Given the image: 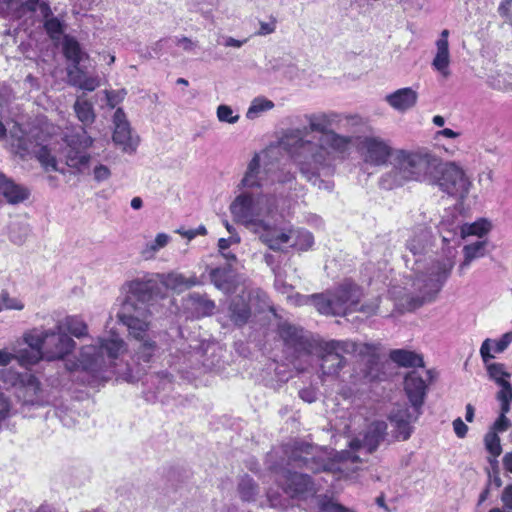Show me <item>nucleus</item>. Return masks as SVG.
I'll list each match as a JSON object with an SVG mask.
<instances>
[{
	"label": "nucleus",
	"instance_id": "obj_12",
	"mask_svg": "<svg viewBox=\"0 0 512 512\" xmlns=\"http://www.w3.org/2000/svg\"><path fill=\"white\" fill-rule=\"evenodd\" d=\"M428 183L437 185L441 191L459 199H464L472 186L463 167L454 161L439 163L433 172V180Z\"/></svg>",
	"mask_w": 512,
	"mask_h": 512
},
{
	"label": "nucleus",
	"instance_id": "obj_44",
	"mask_svg": "<svg viewBox=\"0 0 512 512\" xmlns=\"http://www.w3.org/2000/svg\"><path fill=\"white\" fill-rule=\"evenodd\" d=\"M44 29L52 40H59L64 32L63 23L56 17H46Z\"/></svg>",
	"mask_w": 512,
	"mask_h": 512
},
{
	"label": "nucleus",
	"instance_id": "obj_51",
	"mask_svg": "<svg viewBox=\"0 0 512 512\" xmlns=\"http://www.w3.org/2000/svg\"><path fill=\"white\" fill-rule=\"evenodd\" d=\"M4 305L5 310L22 311L25 308V303L22 298L13 297L8 292L4 291Z\"/></svg>",
	"mask_w": 512,
	"mask_h": 512
},
{
	"label": "nucleus",
	"instance_id": "obj_9",
	"mask_svg": "<svg viewBox=\"0 0 512 512\" xmlns=\"http://www.w3.org/2000/svg\"><path fill=\"white\" fill-rule=\"evenodd\" d=\"M275 154L274 149H265L255 153L248 162L237 189L251 191L275 182L283 184L293 181L295 179L293 173L276 169L273 162L276 158Z\"/></svg>",
	"mask_w": 512,
	"mask_h": 512
},
{
	"label": "nucleus",
	"instance_id": "obj_29",
	"mask_svg": "<svg viewBox=\"0 0 512 512\" xmlns=\"http://www.w3.org/2000/svg\"><path fill=\"white\" fill-rule=\"evenodd\" d=\"M431 234L425 228L412 232L406 241V249L415 257L423 255L430 245Z\"/></svg>",
	"mask_w": 512,
	"mask_h": 512
},
{
	"label": "nucleus",
	"instance_id": "obj_35",
	"mask_svg": "<svg viewBox=\"0 0 512 512\" xmlns=\"http://www.w3.org/2000/svg\"><path fill=\"white\" fill-rule=\"evenodd\" d=\"M16 360L23 367H31L38 364L41 360H45L44 351L40 345L28 346L16 353Z\"/></svg>",
	"mask_w": 512,
	"mask_h": 512
},
{
	"label": "nucleus",
	"instance_id": "obj_40",
	"mask_svg": "<svg viewBox=\"0 0 512 512\" xmlns=\"http://www.w3.org/2000/svg\"><path fill=\"white\" fill-rule=\"evenodd\" d=\"M170 236L166 233H158L154 240L149 241L141 250V255L145 259H152L158 251L164 248L170 241Z\"/></svg>",
	"mask_w": 512,
	"mask_h": 512
},
{
	"label": "nucleus",
	"instance_id": "obj_47",
	"mask_svg": "<svg viewBox=\"0 0 512 512\" xmlns=\"http://www.w3.org/2000/svg\"><path fill=\"white\" fill-rule=\"evenodd\" d=\"M239 493L244 501L254 500L257 494V488L251 478L244 477L241 479L239 483Z\"/></svg>",
	"mask_w": 512,
	"mask_h": 512
},
{
	"label": "nucleus",
	"instance_id": "obj_28",
	"mask_svg": "<svg viewBox=\"0 0 512 512\" xmlns=\"http://www.w3.org/2000/svg\"><path fill=\"white\" fill-rule=\"evenodd\" d=\"M512 343V332H507L498 340L485 339L480 347V355L484 363L494 358L493 353H502Z\"/></svg>",
	"mask_w": 512,
	"mask_h": 512
},
{
	"label": "nucleus",
	"instance_id": "obj_38",
	"mask_svg": "<svg viewBox=\"0 0 512 512\" xmlns=\"http://www.w3.org/2000/svg\"><path fill=\"white\" fill-rule=\"evenodd\" d=\"M62 327L76 338L88 335V326L86 322L77 315L67 316L62 322L61 328Z\"/></svg>",
	"mask_w": 512,
	"mask_h": 512
},
{
	"label": "nucleus",
	"instance_id": "obj_22",
	"mask_svg": "<svg viewBox=\"0 0 512 512\" xmlns=\"http://www.w3.org/2000/svg\"><path fill=\"white\" fill-rule=\"evenodd\" d=\"M418 92L412 87H404L385 96V102L394 110L404 113L416 106Z\"/></svg>",
	"mask_w": 512,
	"mask_h": 512
},
{
	"label": "nucleus",
	"instance_id": "obj_13",
	"mask_svg": "<svg viewBox=\"0 0 512 512\" xmlns=\"http://www.w3.org/2000/svg\"><path fill=\"white\" fill-rule=\"evenodd\" d=\"M64 140L66 146L62 150V158L65 164L82 172L90 163L91 156L87 150L93 145L94 139L82 129L80 132L66 135Z\"/></svg>",
	"mask_w": 512,
	"mask_h": 512
},
{
	"label": "nucleus",
	"instance_id": "obj_27",
	"mask_svg": "<svg viewBox=\"0 0 512 512\" xmlns=\"http://www.w3.org/2000/svg\"><path fill=\"white\" fill-rule=\"evenodd\" d=\"M0 194H2L8 203L18 204L26 200L29 196V191L13 181L6 178L0 173Z\"/></svg>",
	"mask_w": 512,
	"mask_h": 512
},
{
	"label": "nucleus",
	"instance_id": "obj_3",
	"mask_svg": "<svg viewBox=\"0 0 512 512\" xmlns=\"http://www.w3.org/2000/svg\"><path fill=\"white\" fill-rule=\"evenodd\" d=\"M275 274V288L286 295L287 301L294 306L312 304L320 314L345 316L355 312L363 295L362 290L351 280H344L335 289L326 293L304 296L299 293L290 294L292 286L284 281L280 270L272 268Z\"/></svg>",
	"mask_w": 512,
	"mask_h": 512
},
{
	"label": "nucleus",
	"instance_id": "obj_49",
	"mask_svg": "<svg viewBox=\"0 0 512 512\" xmlns=\"http://www.w3.org/2000/svg\"><path fill=\"white\" fill-rule=\"evenodd\" d=\"M104 95L106 98L107 105L113 109L120 103H122L127 95L126 89L118 90H105Z\"/></svg>",
	"mask_w": 512,
	"mask_h": 512
},
{
	"label": "nucleus",
	"instance_id": "obj_30",
	"mask_svg": "<svg viewBox=\"0 0 512 512\" xmlns=\"http://www.w3.org/2000/svg\"><path fill=\"white\" fill-rule=\"evenodd\" d=\"M67 74L69 84L81 90L91 92L100 86V78L98 76H89L80 67L69 69Z\"/></svg>",
	"mask_w": 512,
	"mask_h": 512
},
{
	"label": "nucleus",
	"instance_id": "obj_25",
	"mask_svg": "<svg viewBox=\"0 0 512 512\" xmlns=\"http://www.w3.org/2000/svg\"><path fill=\"white\" fill-rule=\"evenodd\" d=\"M286 484L283 491L290 497L302 496L313 490L310 478L300 473H288L284 475Z\"/></svg>",
	"mask_w": 512,
	"mask_h": 512
},
{
	"label": "nucleus",
	"instance_id": "obj_37",
	"mask_svg": "<svg viewBox=\"0 0 512 512\" xmlns=\"http://www.w3.org/2000/svg\"><path fill=\"white\" fill-rule=\"evenodd\" d=\"M148 331L149 329L143 333L142 337L135 338L137 341H139V346L136 351L137 359L145 363H148L157 351V345L155 341L147 337Z\"/></svg>",
	"mask_w": 512,
	"mask_h": 512
},
{
	"label": "nucleus",
	"instance_id": "obj_11",
	"mask_svg": "<svg viewBox=\"0 0 512 512\" xmlns=\"http://www.w3.org/2000/svg\"><path fill=\"white\" fill-rule=\"evenodd\" d=\"M12 137L14 138L13 151L22 159L34 155L46 171L63 172L58 167L57 146L51 140L40 138L37 130H31L28 135L21 136H17L14 132Z\"/></svg>",
	"mask_w": 512,
	"mask_h": 512
},
{
	"label": "nucleus",
	"instance_id": "obj_14",
	"mask_svg": "<svg viewBox=\"0 0 512 512\" xmlns=\"http://www.w3.org/2000/svg\"><path fill=\"white\" fill-rule=\"evenodd\" d=\"M321 370L328 376H336L346 365L345 353L357 350V345L349 341H321L318 344Z\"/></svg>",
	"mask_w": 512,
	"mask_h": 512
},
{
	"label": "nucleus",
	"instance_id": "obj_17",
	"mask_svg": "<svg viewBox=\"0 0 512 512\" xmlns=\"http://www.w3.org/2000/svg\"><path fill=\"white\" fill-rule=\"evenodd\" d=\"M266 246L274 251H280L286 245L297 250L306 251L312 247L314 238L309 231L303 229H285L277 226Z\"/></svg>",
	"mask_w": 512,
	"mask_h": 512
},
{
	"label": "nucleus",
	"instance_id": "obj_58",
	"mask_svg": "<svg viewBox=\"0 0 512 512\" xmlns=\"http://www.w3.org/2000/svg\"><path fill=\"white\" fill-rule=\"evenodd\" d=\"M498 12L502 17L512 19V0H502Z\"/></svg>",
	"mask_w": 512,
	"mask_h": 512
},
{
	"label": "nucleus",
	"instance_id": "obj_53",
	"mask_svg": "<svg viewBox=\"0 0 512 512\" xmlns=\"http://www.w3.org/2000/svg\"><path fill=\"white\" fill-rule=\"evenodd\" d=\"M38 6L45 17L50 15L51 10L47 3H40V0H27L25 3V7L30 11H36Z\"/></svg>",
	"mask_w": 512,
	"mask_h": 512
},
{
	"label": "nucleus",
	"instance_id": "obj_8",
	"mask_svg": "<svg viewBox=\"0 0 512 512\" xmlns=\"http://www.w3.org/2000/svg\"><path fill=\"white\" fill-rule=\"evenodd\" d=\"M454 266L453 257L432 261L422 271L416 268V277L411 281V288L405 293L410 307L414 308L426 301H431L440 291Z\"/></svg>",
	"mask_w": 512,
	"mask_h": 512
},
{
	"label": "nucleus",
	"instance_id": "obj_10",
	"mask_svg": "<svg viewBox=\"0 0 512 512\" xmlns=\"http://www.w3.org/2000/svg\"><path fill=\"white\" fill-rule=\"evenodd\" d=\"M27 346L40 345L46 361L63 360L74 351L76 342L62 331L61 325L54 329L33 328L23 334Z\"/></svg>",
	"mask_w": 512,
	"mask_h": 512
},
{
	"label": "nucleus",
	"instance_id": "obj_39",
	"mask_svg": "<svg viewBox=\"0 0 512 512\" xmlns=\"http://www.w3.org/2000/svg\"><path fill=\"white\" fill-rule=\"evenodd\" d=\"M489 85L502 92L512 91V73L507 70H499L489 76Z\"/></svg>",
	"mask_w": 512,
	"mask_h": 512
},
{
	"label": "nucleus",
	"instance_id": "obj_2",
	"mask_svg": "<svg viewBox=\"0 0 512 512\" xmlns=\"http://www.w3.org/2000/svg\"><path fill=\"white\" fill-rule=\"evenodd\" d=\"M234 221L266 245L277 228L278 198L270 193L238 190L229 206Z\"/></svg>",
	"mask_w": 512,
	"mask_h": 512
},
{
	"label": "nucleus",
	"instance_id": "obj_34",
	"mask_svg": "<svg viewBox=\"0 0 512 512\" xmlns=\"http://www.w3.org/2000/svg\"><path fill=\"white\" fill-rule=\"evenodd\" d=\"M390 358L393 362L403 367H422L424 365L422 356L404 349L392 350Z\"/></svg>",
	"mask_w": 512,
	"mask_h": 512
},
{
	"label": "nucleus",
	"instance_id": "obj_33",
	"mask_svg": "<svg viewBox=\"0 0 512 512\" xmlns=\"http://www.w3.org/2000/svg\"><path fill=\"white\" fill-rule=\"evenodd\" d=\"M212 283L220 290L228 293L233 286V273L230 266L214 268L210 271Z\"/></svg>",
	"mask_w": 512,
	"mask_h": 512
},
{
	"label": "nucleus",
	"instance_id": "obj_63",
	"mask_svg": "<svg viewBox=\"0 0 512 512\" xmlns=\"http://www.w3.org/2000/svg\"><path fill=\"white\" fill-rule=\"evenodd\" d=\"M460 136V132L454 131L450 128H444L435 133L434 139L439 140L441 137L454 139Z\"/></svg>",
	"mask_w": 512,
	"mask_h": 512
},
{
	"label": "nucleus",
	"instance_id": "obj_54",
	"mask_svg": "<svg viewBox=\"0 0 512 512\" xmlns=\"http://www.w3.org/2000/svg\"><path fill=\"white\" fill-rule=\"evenodd\" d=\"M11 415V403L4 395H0V422L7 419Z\"/></svg>",
	"mask_w": 512,
	"mask_h": 512
},
{
	"label": "nucleus",
	"instance_id": "obj_7",
	"mask_svg": "<svg viewBox=\"0 0 512 512\" xmlns=\"http://www.w3.org/2000/svg\"><path fill=\"white\" fill-rule=\"evenodd\" d=\"M127 351V345L121 336L111 331L99 337L95 344L83 346L76 361L68 360L65 367L69 371L84 370L96 373L112 367L121 355Z\"/></svg>",
	"mask_w": 512,
	"mask_h": 512
},
{
	"label": "nucleus",
	"instance_id": "obj_6",
	"mask_svg": "<svg viewBox=\"0 0 512 512\" xmlns=\"http://www.w3.org/2000/svg\"><path fill=\"white\" fill-rule=\"evenodd\" d=\"M387 425L383 421H377L369 426L363 440L353 439L350 450L336 453V455L325 463H319L316 459L302 458L304 465L313 472L327 471L337 474L338 477H348L355 472L357 464L361 462V454L372 453L379 445L386 433Z\"/></svg>",
	"mask_w": 512,
	"mask_h": 512
},
{
	"label": "nucleus",
	"instance_id": "obj_23",
	"mask_svg": "<svg viewBox=\"0 0 512 512\" xmlns=\"http://www.w3.org/2000/svg\"><path fill=\"white\" fill-rule=\"evenodd\" d=\"M279 335L283 341L290 347L296 350H307L310 346L309 339L302 328L291 325L289 323H282L279 326Z\"/></svg>",
	"mask_w": 512,
	"mask_h": 512
},
{
	"label": "nucleus",
	"instance_id": "obj_48",
	"mask_svg": "<svg viewBox=\"0 0 512 512\" xmlns=\"http://www.w3.org/2000/svg\"><path fill=\"white\" fill-rule=\"evenodd\" d=\"M216 114L220 122L229 124H235L240 118L239 114L235 113L229 105L225 104H221L217 107Z\"/></svg>",
	"mask_w": 512,
	"mask_h": 512
},
{
	"label": "nucleus",
	"instance_id": "obj_16",
	"mask_svg": "<svg viewBox=\"0 0 512 512\" xmlns=\"http://www.w3.org/2000/svg\"><path fill=\"white\" fill-rule=\"evenodd\" d=\"M112 142L124 154L133 155L140 144V137L133 132L126 113L117 108L112 117Z\"/></svg>",
	"mask_w": 512,
	"mask_h": 512
},
{
	"label": "nucleus",
	"instance_id": "obj_1",
	"mask_svg": "<svg viewBox=\"0 0 512 512\" xmlns=\"http://www.w3.org/2000/svg\"><path fill=\"white\" fill-rule=\"evenodd\" d=\"M311 132L319 133L316 141L305 139L306 129H288L281 144L290 150L293 162L301 175L319 189H330L329 182L320 179L330 173L338 160H344L350 152L353 138L332 129L343 122L357 123V116H345L334 112L311 114L306 117Z\"/></svg>",
	"mask_w": 512,
	"mask_h": 512
},
{
	"label": "nucleus",
	"instance_id": "obj_19",
	"mask_svg": "<svg viewBox=\"0 0 512 512\" xmlns=\"http://www.w3.org/2000/svg\"><path fill=\"white\" fill-rule=\"evenodd\" d=\"M425 378L418 372L412 371L407 374L404 381L406 395L411 406L421 408L427 392V380H431L430 371H425Z\"/></svg>",
	"mask_w": 512,
	"mask_h": 512
},
{
	"label": "nucleus",
	"instance_id": "obj_36",
	"mask_svg": "<svg viewBox=\"0 0 512 512\" xmlns=\"http://www.w3.org/2000/svg\"><path fill=\"white\" fill-rule=\"evenodd\" d=\"M491 228V222L481 218L473 223L463 224L460 228V233L462 238H467L468 236L482 238L490 232Z\"/></svg>",
	"mask_w": 512,
	"mask_h": 512
},
{
	"label": "nucleus",
	"instance_id": "obj_4",
	"mask_svg": "<svg viewBox=\"0 0 512 512\" xmlns=\"http://www.w3.org/2000/svg\"><path fill=\"white\" fill-rule=\"evenodd\" d=\"M156 284L155 275L147 273L126 281L121 287L122 301L117 318L133 338L142 337L150 329L149 302Z\"/></svg>",
	"mask_w": 512,
	"mask_h": 512
},
{
	"label": "nucleus",
	"instance_id": "obj_50",
	"mask_svg": "<svg viewBox=\"0 0 512 512\" xmlns=\"http://www.w3.org/2000/svg\"><path fill=\"white\" fill-rule=\"evenodd\" d=\"M320 512H354L342 506L340 503L333 501L332 499H322L319 502Z\"/></svg>",
	"mask_w": 512,
	"mask_h": 512
},
{
	"label": "nucleus",
	"instance_id": "obj_59",
	"mask_svg": "<svg viewBox=\"0 0 512 512\" xmlns=\"http://www.w3.org/2000/svg\"><path fill=\"white\" fill-rule=\"evenodd\" d=\"M501 501L505 508L512 510V484L507 485L501 494Z\"/></svg>",
	"mask_w": 512,
	"mask_h": 512
},
{
	"label": "nucleus",
	"instance_id": "obj_64",
	"mask_svg": "<svg viewBox=\"0 0 512 512\" xmlns=\"http://www.w3.org/2000/svg\"><path fill=\"white\" fill-rule=\"evenodd\" d=\"M13 359H16V353L0 349V366H7Z\"/></svg>",
	"mask_w": 512,
	"mask_h": 512
},
{
	"label": "nucleus",
	"instance_id": "obj_15",
	"mask_svg": "<svg viewBox=\"0 0 512 512\" xmlns=\"http://www.w3.org/2000/svg\"><path fill=\"white\" fill-rule=\"evenodd\" d=\"M395 150L388 140L380 136H363L357 142V151L362 161L373 167L383 166L388 161L391 163Z\"/></svg>",
	"mask_w": 512,
	"mask_h": 512
},
{
	"label": "nucleus",
	"instance_id": "obj_20",
	"mask_svg": "<svg viewBox=\"0 0 512 512\" xmlns=\"http://www.w3.org/2000/svg\"><path fill=\"white\" fill-rule=\"evenodd\" d=\"M0 379L12 386L19 385L27 394V396H24V401L26 403H34V397L40 389V383L34 375L28 373L20 375L10 370H3L0 372Z\"/></svg>",
	"mask_w": 512,
	"mask_h": 512
},
{
	"label": "nucleus",
	"instance_id": "obj_62",
	"mask_svg": "<svg viewBox=\"0 0 512 512\" xmlns=\"http://www.w3.org/2000/svg\"><path fill=\"white\" fill-rule=\"evenodd\" d=\"M268 500L270 505L274 508L286 509L288 507V503L286 500L279 499L274 493L269 491L267 493Z\"/></svg>",
	"mask_w": 512,
	"mask_h": 512
},
{
	"label": "nucleus",
	"instance_id": "obj_41",
	"mask_svg": "<svg viewBox=\"0 0 512 512\" xmlns=\"http://www.w3.org/2000/svg\"><path fill=\"white\" fill-rule=\"evenodd\" d=\"M274 108V103L265 97H256L252 100L246 112V118L255 120L260 117L264 112Z\"/></svg>",
	"mask_w": 512,
	"mask_h": 512
},
{
	"label": "nucleus",
	"instance_id": "obj_56",
	"mask_svg": "<svg viewBox=\"0 0 512 512\" xmlns=\"http://www.w3.org/2000/svg\"><path fill=\"white\" fill-rule=\"evenodd\" d=\"M378 307H379V299L376 298L371 302H367V303L361 305L360 307L358 305L356 311H361L367 315H373L377 312Z\"/></svg>",
	"mask_w": 512,
	"mask_h": 512
},
{
	"label": "nucleus",
	"instance_id": "obj_45",
	"mask_svg": "<svg viewBox=\"0 0 512 512\" xmlns=\"http://www.w3.org/2000/svg\"><path fill=\"white\" fill-rule=\"evenodd\" d=\"M485 364L491 379L495 380L499 385L508 383L507 379L510 377V374L504 370V366L502 364L489 362Z\"/></svg>",
	"mask_w": 512,
	"mask_h": 512
},
{
	"label": "nucleus",
	"instance_id": "obj_21",
	"mask_svg": "<svg viewBox=\"0 0 512 512\" xmlns=\"http://www.w3.org/2000/svg\"><path fill=\"white\" fill-rule=\"evenodd\" d=\"M448 38L449 31L444 29L435 42V54L431 63L432 68L444 78H448L451 74V55Z\"/></svg>",
	"mask_w": 512,
	"mask_h": 512
},
{
	"label": "nucleus",
	"instance_id": "obj_26",
	"mask_svg": "<svg viewBox=\"0 0 512 512\" xmlns=\"http://www.w3.org/2000/svg\"><path fill=\"white\" fill-rule=\"evenodd\" d=\"M487 251V240H477L475 242L466 244L463 247V261L458 267L459 275H464L471 263L484 257Z\"/></svg>",
	"mask_w": 512,
	"mask_h": 512
},
{
	"label": "nucleus",
	"instance_id": "obj_46",
	"mask_svg": "<svg viewBox=\"0 0 512 512\" xmlns=\"http://www.w3.org/2000/svg\"><path fill=\"white\" fill-rule=\"evenodd\" d=\"M485 447L488 452L494 456L498 457L502 452V447L500 443V438L495 431H489L484 438Z\"/></svg>",
	"mask_w": 512,
	"mask_h": 512
},
{
	"label": "nucleus",
	"instance_id": "obj_5",
	"mask_svg": "<svg viewBox=\"0 0 512 512\" xmlns=\"http://www.w3.org/2000/svg\"><path fill=\"white\" fill-rule=\"evenodd\" d=\"M391 169L383 173L379 186L392 190L409 182H429L439 166V159L426 149H396L391 160Z\"/></svg>",
	"mask_w": 512,
	"mask_h": 512
},
{
	"label": "nucleus",
	"instance_id": "obj_42",
	"mask_svg": "<svg viewBox=\"0 0 512 512\" xmlns=\"http://www.w3.org/2000/svg\"><path fill=\"white\" fill-rule=\"evenodd\" d=\"M8 235L14 244L22 245L30 235V227L24 222H12L8 228Z\"/></svg>",
	"mask_w": 512,
	"mask_h": 512
},
{
	"label": "nucleus",
	"instance_id": "obj_24",
	"mask_svg": "<svg viewBox=\"0 0 512 512\" xmlns=\"http://www.w3.org/2000/svg\"><path fill=\"white\" fill-rule=\"evenodd\" d=\"M155 278L157 283L159 282L165 287L179 292L200 284L195 275L187 278L183 274L176 272L155 274Z\"/></svg>",
	"mask_w": 512,
	"mask_h": 512
},
{
	"label": "nucleus",
	"instance_id": "obj_32",
	"mask_svg": "<svg viewBox=\"0 0 512 512\" xmlns=\"http://www.w3.org/2000/svg\"><path fill=\"white\" fill-rule=\"evenodd\" d=\"M73 109L77 119L84 125H91L96 118L93 104L87 100L84 96H78Z\"/></svg>",
	"mask_w": 512,
	"mask_h": 512
},
{
	"label": "nucleus",
	"instance_id": "obj_52",
	"mask_svg": "<svg viewBox=\"0 0 512 512\" xmlns=\"http://www.w3.org/2000/svg\"><path fill=\"white\" fill-rule=\"evenodd\" d=\"M112 175L110 168L103 164H98L93 169V178L97 182L108 180Z\"/></svg>",
	"mask_w": 512,
	"mask_h": 512
},
{
	"label": "nucleus",
	"instance_id": "obj_57",
	"mask_svg": "<svg viewBox=\"0 0 512 512\" xmlns=\"http://www.w3.org/2000/svg\"><path fill=\"white\" fill-rule=\"evenodd\" d=\"M175 43L179 48L187 52H192L197 47L196 42L187 37L176 38Z\"/></svg>",
	"mask_w": 512,
	"mask_h": 512
},
{
	"label": "nucleus",
	"instance_id": "obj_61",
	"mask_svg": "<svg viewBox=\"0 0 512 512\" xmlns=\"http://www.w3.org/2000/svg\"><path fill=\"white\" fill-rule=\"evenodd\" d=\"M453 429L459 438H464L468 431L467 425L461 420V418H457L453 421Z\"/></svg>",
	"mask_w": 512,
	"mask_h": 512
},
{
	"label": "nucleus",
	"instance_id": "obj_31",
	"mask_svg": "<svg viewBox=\"0 0 512 512\" xmlns=\"http://www.w3.org/2000/svg\"><path fill=\"white\" fill-rule=\"evenodd\" d=\"M63 53L65 57L73 63V69L79 67L80 63L83 60L89 58V55L81 49L80 44L77 42V40L70 36L64 37Z\"/></svg>",
	"mask_w": 512,
	"mask_h": 512
},
{
	"label": "nucleus",
	"instance_id": "obj_18",
	"mask_svg": "<svg viewBox=\"0 0 512 512\" xmlns=\"http://www.w3.org/2000/svg\"><path fill=\"white\" fill-rule=\"evenodd\" d=\"M421 415V408L412 406L410 410L406 405H397L389 415L390 422L394 425L397 431V437L402 440H407L412 432L411 424L415 422Z\"/></svg>",
	"mask_w": 512,
	"mask_h": 512
},
{
	"label": "nucleus",
	"instance_id": "obj_55",
	"mask_svg": "<svg viewBox=\"0 0 512 512\" xmlns=\"http://www.w3.org/2000/svg\"><path fill=\"white\" fill-rule=\"evenodd\" d=\"M510 427V420L504 414H500L498 419L494 422L490 431L505 432Z\"/></svg>",
	"mask_w": 512,
	"mask_h": 512
},
{
	"label": "nucleus",
	"instance_id": "obj_43",
	"mask_svg": "<svg viewBox=\"0 0 512 512\" xmlns=\"http://www.w3.org/2000/svg\"><path fill=\"white\" fill-rule=\"evenodd\" d=\"M251 305L233 302L230 306L231 319L238 325L245 323L250 315Z\"/></svg>",
	"mask_w": 512,
	"mask_h": 512
},
{
	"label": "nucleus",
	"instance_id": "obj_60",
	"mask_svg": "<svg viewBox=\"0 0 512 512\" xmlns=\"http://www.w3.org/2000/svg\"><path fill=\"white\" fill-rule=\"evenodd\" d=\"M501 386V390L498 393V399L500 402H507L512 400V387L510 383H504Z\"/></svg>",
	"mask_w": 512,
	"mask_h": 512
}]
</instances>
